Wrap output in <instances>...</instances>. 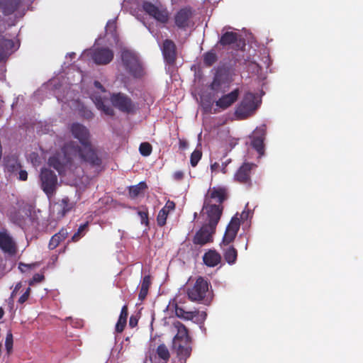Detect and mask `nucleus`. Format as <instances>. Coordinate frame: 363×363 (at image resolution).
<instances>
[{"label":"nucleus","instance_id":"f257e3e1","mask_svg":"<svg viewBox=\"0 0 363 363\" xmlns=\"http://www.w3.org/2000/svg\"><path fill=\"white\" fill-rule=\"evenodd\" d=\"M70 131L74 138L79 140L83 148L73 142L65 144L60 151L49 158V166L56 169L60 175L65 174L67 171L74 172L82 161L93 167H100L101 160L91 146L88 128L81 123H74Z\"/></svg>","mask_w":363,"mask_h":363},{"label":"nucleus","instance_id":"f03ea898","mask_svg":"<svg viewBox=\"0 0 363 363\" xmlns=\"http://www.w3.org/2000/svg\"><path fill=\"white\" fill-rule=\"evenodd\" d=\"M177 334L172 340V348L175 351L177 357L188 359L192 352V338L189 335V330L181 322L173 323Z\"/></svg>","mask_w":363,"mask_h":363},{"label":"nucleus","instance_id":"7ed1b4c3","mask_svg":"<svg viewBox=\"0 0 363 363\" xmlns=\"http://www.w3.org/2000/svg\"><path fill=\"white\" fill-rule=\"evenodd\" d=\"M121 56L122 64L129 74L134 78H141L144 75V69L134 52L125 49L121 51Z\"/></svg>","mask_w":363,"mask_h":363},{"label":"nucleus","instance_id":"20e7f679","mask_svg":"<svg viewBox=\"0 0 363 363\" xmlns=\"http://www.w3.org/2000/svg\"><path fill=\"white\" fill-rule=\"evenodd\" d=\"M211 284L202 277H199L193 286L187 288L186 294L190 301L201 302L208 301Z\"/></svg>","mask_w":363,"mask_h":363},{"label":"nucleus","instance_id":"39448f33","mask_svg":"<svg viewBox=\"0 0 363 363\" xmlns=\"http://www.w3.org/2000/svg\"><path fill=\"white\" fill-rule=\"evenodd\" d=\"M258 108L256 96L252 92H246L237 106L235 114L238 118L243 120L252 116Z\"/></svg>","mask_w":363,"mask_h":363},{"label":"nucleus","instance_id":"423d86ee","mask_svg":"<svg viewBox=\"0 0 363 363\" xmlns=\"http://www.w3.org/2000/svg\"><path fill=\"white\" fill-rule=\"evenodd\" d=\"M223 211V206L210 203L208 200L203 202L202 208L203 216H206L205 225L216 228Z\"/></svg>","mask_w":363,"mask_h":363},{"label":"nucleus","instance_id":"0eeeda50","mask_svg":"<svg viewBox=\"0 0 363 363\" xmlns=\"http://www.w3.org/2000/svg\"><path fill=\"white\" fill-rule=\"evenodd\" d=\"M143 11L157 22L166 24L169 20V13L167 9L160 3L154 4L149 1L143 4Z\"/></svg>","mask_w":363,"mask_h":363},{"label":"nucleus","instance_id":"6e6552de","mask_svg":"<svg viewBox=\"0 0 363 363\" xmlns=\"http://www.w3.org/2000/svg\"><path fill=\"white\" fill-rule=\"evenodd\" d=\"M41 189L44 193L50 198L52 196L56 191L57 186V177L52 170L43 168L40 174Z\"/></svg>","mask_w":363,"mask_h":363},{"label":"nucleus","instance_id":"1a4fd4ad","mask_svg":"<svg viewBox=\"0 0 363 363\" xmlns=\"http://www.w3.org/2000/svg\"><path fill=\"white\" fill-rule=\"evenodd\" d=\"M194 10L189 6L179 9L174 16L175 26L180 30H186L194 25Z\"/></svg>","mask_w":363,"mask_h":363},{"label":"nucleus","instance_id":"9d476101","mask_svg":"<svg viewBox=\"0 0 363 363\" xmlns=\"http://www.w3.org/2000/svg\"><path fill=\"white\" fill-rule=\"evenodd\" d=\"M110 101L113 106L123 113H133L135 112V104L125 94L113 93L110 96Z\"/></svg>","mask_w":363,"mask_h":363},{"label":"nucleus","instance_id":"9b49d317","mask_svg":"<svg viewBox=\"0 0 363 363\" xmlns=\"http://www.w3.org/2000/svg\"><path fill=\"white\" fill-rule=\"evenodd\" d=\"M90 57L94 62L98 65L109 64L113 59V51L106 47H98L89 52Z\"/></svg>","mask_w":363,"mask_h":363},{"label":"nucleus","instance_id":"f8f14e48","mask_svg":"<svg viewBox=\"0 0 363 363\" xmlns=\"http://www.w3.org/2000/svg\"><path fill=\"white\" fill-rule=\"evenodd\" d=\"M255 167L256 165L253 163H243L234 174L235 181L248 188L252 186L251 172Z\"/></svg>","mask_w":363,"mask_h":363},{"label":"nucleus","instance_id":"ddd939ff","mask_svg":"<svg viewBox=\"0 0 363 363\" xmlns=\"http://www.w3.org/2000/svg\"><path fill=\"white\" fill-rule=\"evenodd\" d=\"M215 228L209 227L203 224L198 230L193 238V242L195 245H204L213 241V235L216 232Z\"/></svg>","mask_w":363,"mask_h":363},{"label":"nucleus","instance_id":"4468645a","mask_svg":"<svg viewBox=\"0 0 363 363\" xmlns=\"http://www.w3.org/2000/svg\"><path fill=\"white\" fill-rule=\"evenodd\" d=\"M164 61L168 65H174L177 60V50L174 42L170 39H165L161 47Z\"/></svg>","mask_w":363,"mask_h":363},{"label":"nucleus","instance_id":"2eb2a0df","mask_svg":"<svg viewBox=\"0 0 363 363\" xmlns=\"http://www.w3.org/2000/svg\"><path fill=\"white\" fill-rule=\"evenodd\" d=\"M241 43L242 40L237 33L226 31L220 36L218 45L223 48L232 46L233 48L238 50L241 47Z\"/></svg>","mask_w":363,"mask_h":363},{"label":"nucleus","instance_id":"dca6fc26","mask_svg":"<svg viewBox=\"0 0 363 363\" xmlns=\"http://www.w3.org/2000/svg\"><path fill=\"white\" fill-rule=\"evenodd\" d=\"M171 357L168 347L162 343L159 345L150 356L152 363H168Z\"/></svg>","mask_w":363,"mask_h":363},{"label":"nucleus","instance_id":"f3484780","mask_svg":"<svg viewBox=\"0 0 363 363\" xmlns=\"http://www.w3.org/2000/svg\"><path fill=\"white\" fill-rule=\"evenodd\" d=\"M240 94V89L236 88L231 92L223 95L218 100L215 102L216 106L222 110H225L238 101Z\"/></svg>","mask_w":363,"mask_h":363},{"label":"nucleus","instance_id":"a211bd4d","mask_svg":"<svg viewBox=\"0 0 363 363\" xmlns=\"http://www.w3.org/2000/svg\"><path fill=\"white\" fill-rule=\"evenodd\" d=\"M227 199L226 189L220 187H213L208 191L204 201L208 200L210 203L221 204Z\"/></svg>","mask_w":363,"mask_h":363},{"label":"nucleus","instance_id":"6ab92c4d","mask_svg":"<svg viewBox=\"0 0 363 363\" xmlns=\"http://www.w3.org/2000/svg\"><path fill=\"white\" fill-rule=\"evenodd\" d=\"M0 248L9 255H15L17 252V245L13 238L6 233H0Z\"/></svg>","mask_w":363,"mask_h":363},{"label":"nucleus","instance_id":"aec40b11","mask_svg":"<svg viewBox=\"0 0 363 363\" xmlns=\"http://www.w3.org/2000/svg\"><path fill=\"white\" fill-rule=\"evenodd\" d=\"M23 0H0V12L4 16H10L18 11Z\"/></svg>","mask_w":363,"mask_h":363},{"label":"nucleus","instance_id":"412c9836","mask_svg":"<svg viewBox=\"0 0 363 363\" xmlns=\"http://www.w3.org/2000/svg\"><path fill=\"white\" fill-rule=\"evenodd\" d=\"M264 129H256L252 136L251 145L260 156L264 152Z\"/></svg>","mask_w":363,"mask_h":363},{"label":"nucleus","instance_id":"4be33fe9","mask_svg":"<svg viewBox=\"0 0 363 363\" xmlns=\"http://www.w3.org/2000/svg\"><path fill=\"white\" fill-rule=\"evenodd\" d=\"M14 43L0 35V62L5 61L13 52Z\"/></svg>","mask_w":363,"mask_h":363},{"label":"nucleus","instance_id":"5701e85b","mask_svg":"<svg viewBox=\"0 0 363 363\" xmlns=\"http://www.w3.org/2000/svg\"><path fill=\"white\" fill-rule=\"evenodd\" d=\"M69 232L67 228H62L60 230L52 236L50 240L48 247L50 250L55 249L69 235Z\"/></svg>","mask_w":363,"mask_h":363},{"label":"nucleus","instance_id":"b1692460","mask_svg":"<svg viewBox=\"0 0 363 363\" xmlns=\"http://www.w3.org/2000/svg\"><path fill=\"white\" fill-rule=\"evenodd\" d=\"M203 260L206 266L213 267L220 262L221 256L215 250H209L204 254Z\"/></svg>","mask_w":363,"mask_h":363},{"label":"nucleus","instance_id":"393cba45","mask_svg":"<svg viewBox=\"0 0 363 363\" xmlns=\"http://www.w3.org/2000/svg\"><path fill=\"white\" fill-rule=\"evenodd\" d=\"M91 99L94 101L96 108L99 110L103 111L106 115L110 116H113L114 115L113 109L109 106H106L104 104V99L101 96L98 94H93L91 96Z\"/></svg>","mask_w":363,"mask_h":363},{"label":"nucleus","instance_id":"a878e982","mask_svg":"<svg viewBox=\"0 0 363 363\" xmlns=\"http://www.w3.org/2000/svg\"><path fill=\"white\" fill-rule=\"evenodd\" d=\"M6 169L10 172H15L21 168V163L16 155L7 156L4 159Z\"/></svg>","mask_w":363,"mask_h":363},{"label":"nucleus","instance_id":"bb28decb","mask_svg":"<svg viewBox=\"0 0 363 363\" xmlns=\"http://www.w3.org/2000/svg\"><path fill=\"white\" fill-rule=\"evenodd\" d=\"M174 311L178 318L186 320H191L199 314L198 311H186L183 308L178 306L177 303H175Z\"/></svg>","mask_w":363,"mask_h":363},{"label":"nucleus","instance_id":"cd10ccee","mask_svg":"<svg viewBox=\"0 0 363 363\" xmlns=\"http://www.w3.org/2000/svg\"><path fill=\"white\" fill-rule=\"evenodd\" d=\"M128 315V306L125 305L121 308L118 320L116 324L115 329L118 333H121L124 330V328L127 323Z\"/></svg>","mask_w":363,"mask_h":363},{"label":"nucleus","instance_id":"c85d7f7f","mask_svg":"<svg viewBox=\"0 0 363 363\" xmlns=\"http://www.w3.org/2000/svg\"><path fill=\"white\" fill-rule=\"evenodd\" d=\"M150 286L151 277L150 275H145L141 282L140 290L138 294V298L140 301H143L146 298Z\"/></svg>","mask_w":363,"mask_h":363},{"label":"nucleus","instance_id":"c756f323","mask_svg":"<svg viewBox=\"0 0 363 363\" xmlns=\"http://www.w3.org/2000/svg\"><path fill=\"white\" fill-rule=\"evenodd\" d=\"M147 189V185L145 182H140L136 185L130 186L128 188L129 196L133 199H135Z\"/></svg>","mask_w":363,"mask_h":363},{"label":"nucleus","instance_id":"7c9ffc66","mask_svg":"<svg viewBox=\"0 0 363 363\" xmlns=\"http://www.w3.org/2000/svg\"><path fill=\"white\" fill-rule=\"evenodd\" d=\"M106 35H110L115 43L118 42V35L117 34V26L115 20H110L107 22L106 26Z\"/></svg>","mask_w":363,"mask_h":363},{"label":"nucleus","instance_id":"2f4dec72","mask_svg":"<svg viewBox=\"0 0 363 363\" xmlns=\"http://www.w3.org/2000/svg\"><path fill=\"white\" fill-rule=\"evenodd\" d=\"M223 256L225 260L229 264H233L237 260L238 251L234 247L229 246L227 249L224 250Z\"/></svg>","mask_w":363,"mask_h":363},{"label":"nucleus","instance_id":"473e14b6","mask_svg":"<svg viewBox=\"0 0 363 363\" xmlns=\"http://www.w3.org/2000/svg\"><path fill=\"white\" fill-rule=\"evenodd\" d=\"M59 206L60 208L59 212L60 216L63 217L72 209L73 204L69 202L68 198H64L60 201Z\"/></svg>","mask_w":363,"mask_h":363},{"label":"nucleus","instance_id":"72a5a7b5","mask_svg":"<svg viewBox=\"0 0 363 363\" xmlns=\"http://www.w3.org/2000/svg\"><path fill=\"white\" fill-rule=\"evenodd\" d=\"M203 60L206 67H211L218 60V56L214 50H210L204 53Z\"/></svg>","mask_w":363,"mask_h":363},{"label":"nucleus","instance_id":"f704fd0d","mask_svg":"<svg viewBox=\"0 0 363 363\" xmlns=\"http://www.w3.org/2000/svg\"><path fill=\"white\" fill-rule=\"evenodd\" d=\"M237 234L238 233L226 229L220 245H228L229 244H230L232 242L234 241Z\"/></svg>","mask_w":363,"mask_h":363},{"label":"nucleus","instance_id":"c9c22d12","mask_svg":"<svg viewBox=\"0 0 363 363\" xmlns=\"http://www.w3.org/2000/svg\"><path fill=\"white\" fill-rule=\"evenodd\" d=\"M240 226V220L236 216H234L231 218L230 223H228L226 229L233 232L238 233Z\"/></svg>","mask_w":363,"mask_h":363},{"label":"nucleus","instance_id":"e433bc0d","mask_svg":"<svg viewBox=\"0 0 363 363\" xmlns=\"http://www.w3.org/2000/svg\"><path fill=\"white\" fill-rule=\"evenodd\" d=\"M139 151L143 156L147 157L152 153V145L147 142L142 143L140 145Z\"/></svg>","mask_w":363,"mask_h":363},{"label":"nucleus","instance_id":"4c0bfd02","mask_svg":"<svg viewBox=\"0 0 363 363\" xmlns=\"http://www.w3.org/2000/svg\"><path fill=\"white\" fill-rule=\"evenodd\" d=\"M202 157V152L199 150H195L190 157V163L193 167H195Z\"/></svg>","mask_w":363,"mask_h":363},{"label":"nucleus","instance_id":"58836bf2","mask_svg":"<svg viewBox=\"0 0 363 363\" xmlns=\"http://www.w3.org/2000/svg\"><path fill=\"white\" fill-rule=\"evenodd\" d=\"M169 213L161 209L157 217V225L160 227L164 226L167 223V218Z\"/></svg>","mask_w":363,"mask_h":363},{"label":"nucleus","instance_id":"ea45409f","mask_svg":"<svg viewBox=\"0 0 363 363\" xmlns=\"http://www.w3.org/2000/svg\"><path fill=\"white\" fill-rule=\"evenodd\" d=\"M142 208H143V210L139 211L138 214L140 218L141 223L145 224V225H148V210L145 206H142Z\"/></svg>","mask_w":363,"mask_h":363},{"label":"nucleus","instance_id":"a19ab883","mask_svg":"<svg viewBox=\"0 0 363 363\" xmlns=\"http://www.w3.org/2000/svg\"><path fill=\"white\" fill-rule=\"evenodd\" d=\"M13 335L11 332L6 334V340H5V347L8 354H10L13 350Z\"/></svg>","mask_w":363,"mask_h":363},{"label":"nucleus","instance_id":"79ce46f5","mask_svg":"<svg viewBox=\"0 0 363 363\" xmlns=\"http://www.w3.org/2000/svg\"><path fill=\"white\" fill-rule=\"evenodd\" d=\"M221 86V79L218 76H215L213 82L211 83L209 88L213 91H218Z\"/></svg>","mask_w":363,"mask_h":363},{"label":"nucleus","instance_id":"37998d69","mask_svg":"<svg viewBox=\"0 0 363 363\" xmlns=\"http://www.w3.org/2000/svg\"><path fill=\"white\" fill-rule=\"evenodd\" d=\"M87 227V224L81 225L77 231L72 235L71 240L72 242H77L78 241L82 236V233L85 230V228Z\"/></svg>","mask_w":363,"mask_h":363},{"label":"nucleus","instance_id":"c03bdc74","mask_svg":"<svg viewBox=\"0 0 363 363\" xmlns=\"http://www.w3.org/2000/svg\"><path fill=\"white\" fill-rule=\"evenodd\" d=\"M45 279V277L43 274H35L33 278L29 281V285L32 286L35 283H40L43 281Z\"/></svg>","mask_w":363,"mask_h":363},{"label":"nucleus","instance_id":"a18cd8bd","mask_svg":"<svg viewBox=\"0 0 363 363\" xmlns=\"http://www.w3.org/2000/svg\"><path fill=\"white\" fill-rule=\"evenodd\" d=\"M30 291L31 289L30 287H28L26 291L18 298V302L20 304H23L26 301H27L30 297Z\"/></svg>","mask_w":363,"mask_h":363},{"label":"nucleus","instance_id":"49530a36","mask_svg":"<svg viewBox=\"0 0 363 363\" xmlns=\"http://www.w3.org/2000/svg\"><path fill=\"white\" fill-rule=\"evenodd\" d=\"M174 208L175 203L173 201L168 200L166 202L165 206L162 209L169 213L171 211L174 210Z\"/></svg>","mask_w":363,"mask_h":363},{"label":"nucleus","instance_id":"de8ad7c7","mask_svg":"<svg viewBox=\"0 0 363 363\" xmlns=\"http://www.w3.org/2000/svg\"><path fill=\"white\" fill-rule=\"evenodd\" d=\"M184 174L182 171H176L173 174V179L176 181H181L184 179Z\"/></svg>","mask_w":363,"mask_h":363},{"label":"nucleus","instance_id":"09e8293b","mask_svg":"<svg viewBox=\"0 0 363 363\" xmlns=\"http://www.w3.org/2000/svg\"><path fill=\"white\" fill-rule=\"evenodd\" d=\"M18 179L21 181H26L28 179V173L26 170L19 169Z\"/></svg>","mask_w":363,"mask_h":363},{"label":"nucleus","instance_id":"8fccbe9b","mask_svg":"<svg viewBox=\"0 0 363 363\" xmlns=\"http://www.w3.org/2000/svg\"><path fill=\"white\" fill-rule=\"evenodd\" d=\"M21 286H22L21 282H18L16 284L13 291L11 292L10 298L13 299L14 298V296L16 295L17 292L21 288Z\"/></svg>","mask_w":363,"mask_h":363},{"label":"nucleus","instance_id":"3c124183","mask_svg":"<svg viewBox=\"0 0 363 363\" xmlns=\"http://www.w3.org/2000/svg\"><path fill=\"white\" fill-rule=\"evenodd\" d=\"M138 325V319L134 316H130L129 320V325L130 328H135Z\"/></svg>","mask_w":363,"mask_h":363},{"label":"nucleus","instance_id":"603ef678","mask_svg":"<svg viewBox=\"0 0 363 363\" xmlns=\"http://www.w3.org/2000/svg\"><path fill=\"white\" fill-rule=\"evenodd\" d=\"M231 162V159H228L225 162H223L222 164H221V172L223 173V174H226L227 172V170H226V167L228 166V164L229 163Z\"/></svg>","mask_w":363,"mask_h":363},{"label":"nucleus","instance_id":"864d4df0","mask_svg":"<svg viewBox=\"0 0 363 363\" xmlns=\"http://www.w3.org/2000/svg\"><path fill=\"white\" fill-rule=\"evenodd\" d=\"M179 146L180 149L184 150L188 147V143L185 140L179 139Z\"/></svg>","mask_w":363,"mask_h":363},{"label":"nucleus","instance_id":"5fc2aeb1","mask_svg":"<svg viewBox=\"0 0 363 363\" xmlns=\"http://www.w3.org/2000/svg\"><path fill=\"white\" fill-rule=\"evenodd\" d=\"M94 85L96 89L101 90L102 92H106V89L99 81H94Z\"/></svg>","mask_w":363,"mask_h":363},{"label":"nucleus","instance_id":"6e6d98bb","mask_svg":"<svg viewBox=\"0 0 363 363\" xmlns=\"http://www.w3.org/2000/svg\"><path fill=\"white\" fill-rule=\"evenodd\" d=\"M219 167L220 164L218 162H214L211 165V170L212 172H217Z\"/></svg>","mask_w":363,"mask_h":363},{"label":"nucleus","instance_id":"4d7b16f0","mask_svg":"<svg viewBox=\"0 0 363 363\" xmlns=\"http://www.w3.org/2000/svg\"><path fill=\"white\" fill-rule=\"evenodd\" d=\"M177 359L176 361H174L172 363H186L187 359L182 358V357H177Z\"/></svg>","mask_w":363,"mask_h":363},{"label":"nucleus","instance_id":"13d9d810","mask_svg":"<svg viewBox=\"0 0 363 363\" xmlns=\"http://www.w3.org/2000/svg\"><path fill=\"white\" fill-rule=\"evenodd\" d=\"M4 315V311L1 307H0V319H1L3 318Z\"/></svg>","mask_w":363,"mask_h":363},{"label":"nucleus","instance_id":"bf43d9fd","mask_svg":"<svg viewBox=\"0 0 363 363\" xmlns=\"http://www.w3.org/2000/svg\"><path fill=\"white\" fill-rule=\"evenodd\" d=\"M200 315H201L202 320H204L206 317V313L205 312H202Z\"/></svg>","mask_w":363,"mask_h":363},{"label":"nucleus","instance_id":"052dcab7","mask_svg":"<svg viewBox=\"0 0 363 363\" xmlns=\"http://www.w3.org/2000/svg\"><path fill=\"white\" fill-rule=\"evenodd\" d=\"M92 116H93V113L91 111H89L87 115V118H91Z\"/></svg>","mask_w":363,"mask_h":363},{"label":"nucleus","instance_id":"680f3d73","mask_svg":"<svg viewBox=\"0 0 363 363\" xmlns=\"http://www.w3.org/2000/svg\"><path fill=\"white\" fill-rule=\"evenodd\" d=\"M21 266L28 267V265H27V264H23L21 263V264H20V265H19V268H20L21 270H22V269L21 268Z\"/></svg>","mask_w":363,"mask_h":363},{"label":"nucleus","instance_id":"e2e57ef3","mask_svg":"<svg viewBox=\"0 0 363 363\" xmlns=\"http://www.w3.org/2000/svg\"><path fill=\"white\" fill-rule=\"evenodd\" d=\"M245 43H244V42H242V47H243V46H245Z\"/></svg>","mask_w":363,"mask_h":363}]
</instances>
